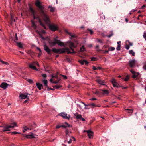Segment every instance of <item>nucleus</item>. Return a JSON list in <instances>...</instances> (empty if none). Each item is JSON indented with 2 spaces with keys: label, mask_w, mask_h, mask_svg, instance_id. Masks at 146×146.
Segmentation results:
<instances>
[{
  "label": "nucleus",
  "mask_w": 146,
  "mask_h": 146,
  "mask_svg": "<svg viewBox=\"0 0 146 146\" xmlns=\"http://www.w3.org/2000/svg\"><path fill=\"white\" fill-rule=\"evenodd\" d=\"M35 5L39 8L40 14L46 23L49 24L50 29L53 31L58 30V28L56 25L54 24H50V20L49 17L45 13L43 5L42 4L41 2L39 0H36L35 2Z\"/></svg>",
  "instance_id": "f257e3e1"
},
{
  "label": "nucleus",
  "mask_w": 146,
  "mask_h": 146,
  "mask_svg": "<svg viewBox=\"0 0 146 146\" xmlns=\"http://www.w3.org/2000/svg\"><path fill=\"white\" fill-rule=\"evenodd\" d=\"M68 45L69 46L70 49V50L68 48H64L60 49H56L53 48L52 49V51L53 52L56 53L62 54L65 52L68 54L70 53H75L73 48H75L77 46V45L78 44V41L76 40H74V42H68Z\"/></svg>",
  "instance_id": "f03ea898"
},
{
  "label": "nucleus",
  "mask_w": 146,
  "mask_h": 146,
  "mask_svg": "<svg viewBox=\"0 0 146 146\" xmlns=\"http://www.w3.org/2000/svg\"><path fill=\"white\" fill-rule=\"evenodd\" d=\"M49 43L50 46H53L56 44H57L58 45L61 46H64V44L56 38L54 39L53 40H50L49 41Z\"/></svg>",
  "instance_id": "7ed1b4c3"
},
{
  "label": "nucleus",
  "mask_w": 146,
  "mask_h": 146,
  "mask_svg": "<svg viewBox=\"0 0 146 146\" xmlns=\"http://www.w3.org/2000/svg\"><path fill=\"white\" fill-rule=\"evenodd\" d=\"M35 65H36L38 66H39V64L36 61H34L31 63L29 64V67L31 69L38 71V70L36 67L34 66Z\"/></svg>",
  "instance_id": "20e7f679"
},
{
  "label": "nucleus",
  "mask_w": 146,
  "mask_h": 146,
  "mask_svg": "<svg viewBox=\"0 0 146 146\" xmlns=\"http://www.w3.org/2000/svg\"><path fill=\"white\" fill-rule=\"evenodd\" d=\"M59 115L60 116H61L63 118L67 119H69L70 117V115H68L65 112L61 113L59 114Z\"/></svg>",
  "instance_id": "39448f33"
},
{
  "label": "nucleus",
  "mask_w": 146,
  "mask_h": 146,
  "mask_svg": "<svg viewBox=\"0 0 146 146\" xmlns=\"http://www.w3.org/2000/svg\"><path fill=\"white\" fill-rule=\"evenodd\" d=\"M74 115L76 118L77 119H80L82 121H85V120L82 117V115L78 113H74Z\"/></svg>",
  "instance_id": "423d86ee"
},
{
  "label": "nucleus",
  "mask_w": 146,
  "mask_h": 146,
  "mask_svg": "<svg viewBox=\"0 0 146 146\" xmlns=\"http://www.w3.org/2000/svg\"><path fill=\"white\" fill-rule=\"evenodd\" d=\"M28 94L30 95L31 94H28V93L21 94L19 95V97L21 99H29V97L27 96Z\"/></svg>",
  "instance_id": "0eeeda50"
},
{
  "label": "nucleus",
  "mask_w": 146,
  "mask_h": 146,
  "mask_svg": "<svg viewBox=\"0 0 146 146\" xmlns=\"http://www.w3.org/2000/svg\"><path fill=\"white\" fill-rule=\"evenodd\" d=\"M113 86L114 87H116L119 88V84L116 82V81L114 79H112L111 80Z\"/></svg>",
  "instance_id": "6e6552de"
},
{
  "label": "nucleus",
  "mask_w": 146,
  "mask_h": 146,
  "mask_svg": "<svg viewBox=\"0 0 146 146\" xmlns=\"http://www.w3.org/2000/svg\"><path fill=\"white\" fill-rule=\"evenodd\" d=\"M0 127H4V129H3V132H5L7 131H9L10 130V127L11 126H7V125H6L5 126H0Z\"/></svg>",
  "instance_id": "1a4fd4ad"
},
{
  "label": "nucleus",
  "mask_w": 146,
  "mask_h": 146,
  "mask_svg": "<svg viewBox=\"0 0 146 146\" xmlns=\"http://www.w3.org/2000/svg\"><path fill=\"white\" fill-rule=\"evenodd\" d=\"M130 71L133 74L132 77L134 78H136L139 74V73L136 72L133 70H130Z\"/></svg>",
  "instance_id": "9d476101"
},
{
  "label": "nucleus",
  "mask_w": 146,
  "mask_h": 146,
  "mask_svg": "<svg viewBox=\"0 0 146 146\" xmlns=\"http://www.w3.org/2000/svg\"><path fill=\"white\" fill-rule=\"evenodd\" d=\"M135 65V60H131L129 61V65L131 68L134 67Z\"/></svg>",
  "instance_id": "9b49d317"
},
{
  "label": "nucleus",
  "mask_w": 146,
  "mask_h": 146,
  "mask_svg": "<svg viewBox=\"0 0 146 146\" xmlns=\"http://www.w3.org/2000/svg\"><path fill=\"white\" fill-rule=\"evenodd\" d=\"M36 32L40 36H42V35L45 33V31L43 29L40 30H36Z\"/></svg>",
  "instance_id": "f8f14e48"
},
{
  "label": "nucleus",
  "mask_w": 146,
  "mask_h": 146,
  "mask_svg": "<svg viewBox=\"0 0 146 146\" xmlns=\"http://www.w3.org/2000/svg\"><path fill=\"white\" fill-rule=\"evenodd\" d=\"M25 137L28 139H31L35 137L34 134L32 133H30L29 134L26 135Z\"/></svg>",
  "instance_id": "ddd939ff"
},
{
  "label": "nucleus",
  "mask_w": 146,
  "mask_h": 146,
  "mask_svg": "<svg viewBox=\"0 0 146 146\" xmlns=\"http://www.w3.org/2000/svg\"><path fill=\"white\" fill-rule=\"evenodd\" d=\"M44 50L47 52L48 54H49L50 53L51 50L47 46L46 44H44Z\"/></svg>",
  "instance_id": "4468645a"
},
{
  "label": "nucleus",
  "mask_w": 146,
  "mask_h": 146,
  "mask_svg": "<svg viewBox=\"0 0 146 146\" xmlns=\"http://www.w3.org/2000/svg\"><path fill=\"white\" fill-rule=\"evenodd\" d=\"M8 84L6 83L3 82L1 84V87L4 89H6L8 86Z\"/></svg>",
  "instance_id": "2eb2a0df"
},
{
  "label": "nucleus",
  "mask_w": 146,
  "mask_h": 146,
  "mask_svg": "<svg viewBox=\"0 0 146 146\" xmlns=\"http://www.w3.org/2000/svg\"><path fill=\"white\" fill-rule=\"evenodd\" d=\"M36 127L35 124H34L32 126V127L28 128L27 126H25L23 127V129L25 131H27V130H31L32 129V127Z\"/></svg>",
  "instance_id": "dca6fc26"
},
{
  "label": "nucleus",
  "mask_w": 146,
  "mask_h": 146,
  "mask_svg": "<svg viewBox=\"0 0 146 146\" xmlns=\"http://www.w3.org/2000/svg\"><path fill=\"white\" fill-rule=\"evenodd\" d=\"M87 133L89 138L91 139L93 138V137H92V136H93V133L92 131L90 130H89V131H88Z\"/></svg>",
  "instance_id": "f3484780"
},
{
  "label": "nucleus",
  "mask_w": 146,
  "mask_h": 146,
  "mask_svg": "<svg viewBox=\"0 0 146 146\" xmlns=\"http://www.w3.org/2000/svg\"><path fill=\"white\" fill-rule=\"evenodd\" d=\"M97 82L100 84L104 85L105 84L104 80H101L100 79H98L96 80Z\"/></svg>",
  "instance_id": "a211bd4d"
},
{
  "label": "nucleus",
  "mask_w": 146,
  "mask_h": 146,
  "mask_svg": "<svg viewBox=\"0 0 146 146\" xmlns=\"http://www.w3.org/2000/svg\"><path fill=\"white\" fill-rule=\"evenodd\" d=\"M64 32L67 33V34H68L70 36H73V37H74V36H75L74 35H72L71 33H70V32H69L68 30L66 29H64Z\"/></svg>",
  "instance_id": "6ab92c4d"
},
{
  "label": "nucleus",
  "mask_w": 146,
  "mask_h": 146,
  "mask_svg": "<svg viewBox=\"0 0 146 146\" xmlns=\"http://www.w3.org/2000/svg\"><path fill=\"white\" fill-rule=\"evenodd\" d=\"M61 126H62V127H63L64 128H66L67 127H71V126H70L69 124H68L66 122H65L64 124H63L61 125Z\"/></svg>",
  "instance_id": "aec40b11"
},
{
  "label": "nucleus",
  "mask_w": 146,
  "mask_h": 146,
  "mask_svg": "<svg viewBox=\"0 0 146 146\" xmlns=\"http://www.w3.org/2000/svg\"><path fill=\"white\" fill-rule=\"evenodd\" d=\"M29 12L31 13L32 15H34V14H35V11L31 6L29 7Z\"/></svg>",
  "instance_id": "412c9836"
},
{
  "label": "nucleus",
  "mask_w": 146,
  "mask_h": 146,
  "mask_svg": "<svg viewBox=\"0 0 146 146\" xmlns=\"http://www.w3.org/2000/svg\"><path fill=\"white\" fill-rule=\"evenodd\" d=\"M36 85L37 87L38 88L39 90H41L43 86L42 84L39 83H36Z\"/></svg>",
  "instance_id": "4be33fe9"
},
{
  "label": "nucleus",
  "mask_w": 146,
  "mask_h": 146,
  "mask_svg": "<svg viewBox=\"0 0 146 146\" xmlns=\"http://www.w3.org/2000/svg\"><path fill=\"white\" fill-rule=\"evenodd\" d=\"M43 82L44 84V85L45 86L47 87L48 88H49V87L48 86V82L47 80L44 79L43 80Z\"/></svg>",
  "instance_id": "5701e85b"
},
{
  "label": "nucleus",
  "mask_w": 146,
  "mask_h": 146,
  "mask_svg": "<svg viewBox=\"0 0 146 146\" xmlns=\"http://www.w3.org/2000/svg\"><path fill=\"white\" fill-rule=\"evenodd\" d=\"M65 134H66V140H67L68 139V136L69 135V132L68 131V130L66 129L65 130Z\"/></svg>",
  "instance_id": "b1692460"
},
{
  "label": "nucleus",
  "mask_w": 146,
  "mask_h": 146,
  "mask_svg": "<svg viewBox=\"0 0 146 146\" xmlns=\"http://www.w3.org/2000/svg\"><path fill=\"white\" fill-rule=\"evenodd\" d=\"M17 126V124L15 122H13L12 123H11V125H9V126H11L10 128H14L15 126Z\"/></svg>",
  "instance_id": "393cba45"
},
{
  "label": "nucleus",
  "mask_w": 146,
  "mask_h": 146,
  "mask_svg": "<svg viewBox=\"0 0 146 146\" xmlns=\"http://www.w3.org/2000/svg\"><path fill=\"white\" fill-rule=\"evenodd\" d=\"M16 43L17 44L18 46L20 48H23V44H22V43L19 42H16Z\"/></svg>",
  "instance_id": "a878e982"
},
{
  "label": "nucleus",
  "mask_w": 146,
  "mask_h": 146,
  "mask_svg": "<svg viewBox=\"0 0 146 146\" xmlns=\"http://www.w3.org/2000/svg\"><path fill=\"white\" fill-rule=\"evenodd\" d=\"M101 90L103 92V94H108L109 93L108 91L106 90Z\"/></svg>",
  "instance_id": "bb28decb"
},
{
  "label": "nucleus",
  "mask_w": 146,
  "mask_h": 146,
  "mask_svg": "<svg viewBox=\"0 0 146 146\" xmlns=\"http://www.w3.org/2000/svg\"><path fill=\"white\" fill-rule=\"evenodd\" d=\"M39 22L40 24V25L43 27L44 29H46V27H45V25L40 20H39Z\"/></svg>",
  "instance_id": "cd10ccee"
},
{
  "label": "nucleus",
  "mask_w": 146,
  "mask_h": 146,
  "mask_svg": "<svg viewBox=\"0 0 146 146\" xmlns=\"http://www.w3.org/2000/svg\"><path fill=\"white\" fill-rule=\"evenodd\" d=\"M48 8H50V11L51 12H54V11L55 9L53 7H52L50 6H49L48 7Z\"/></svg>",
  "instance_id": "c85d7f7f"
},
{
  "label": "nucleus",
  "mask_w": 146,
  "mask_h": 146,
  "mask_svg": "<svg viewBox=\"0 0 146 146\" xmlns=\"http://www.w3.org/2000/svg\"><path fill=\"white\" fill-rule=\"evenodd\" d=\"M87 31L91 35H92L94 32L92 30L90 29H88Z\"/></svg>",
  "instance_id": "c756f323"
},
{
  "label": "nucleus",
  "mask_w": 146,
  "mask_h": 146,
  "mask_svg": "<svg viewBox=\"0 0 146 146\" xmlns=\"http://www.w3.org/2000/svg\"><path fill=\"white\" fill-rule=\"evenodd\" d=\"M12 40H13L16 43L17 42L16 41L18 40V37H11V38Z\"/></svg>",
  "instance_id": "7c9ffc66"
},
{
  "label": "nucleus",
  "mask_w": 146,
  "mask_h": 146,
  "mask_svg": "<svg viewBox=\"0 0 146 146\" xmlns=\"http://www.w3.org/2000/svg\"><path fill=\"white\" fill-rule=\"evenodd\" d=\"M129 53L130 54H131L133 56H135V53L132 50H129Z\"/></svg>",
  "instance_id": "2f4dec72"
},
{
  "label": "nucleus",
  "mask_w": 146,
  "mask_h": 146,
  "mask_svg": "<svg viewBox=\"0 0 146 146\" xmlns=\"http://www.w3.org/2000/svg\"><path fill=\"white\" fill-rule=\"evenodd\" d=\"M57 74H58V73L57 74H52V75L51 76L52 78L54 77V78H57V79H58V76L57 75Z\"/></svg>",
  "instance_id": "473e14b6"
},
{
  "label": "nucleus",
  "mask_w": 146,
  "mask_h": 146,
  "mask_svg": "<svg viewBox=\"0 0 146 146\" xmlns=\"http://www.w3.org/2000/svg\"><path fill=\"white\" fill-rule=\"evenodd\" d=\"M32 26L35 29H36L37 28V26L35 25V23L33 22H32Z\"/></svg>",
  "instance_id": "72a5a7b5"
},
{
  "label": "nucleus",
  "mask_w": 146,
  "mask_h": 146,
  "mask_svg": "<svg viewBox=\"0 0 146 146\" xmlns=\"http://www.w3.org/2000/svg\"><path fill=\"white\" fill-rule=\"evenodd\" d=\"M85 50V49L84 48V46H82L80 48V51L81 52H83Z\"/></svg>",
  "instance_id": "f704fd0d"
},
{
  "label": "nucleus",
  "mask_w": 146,
  "mask_h": 146,
  "mask_svg": "<svg viewBox=\"0 0 146 146\" xmlns=\"http://www.w3.org/2000/svg\"><path fill=\"white\" fill-rule=\"evenodd\" d=\"M126 111L127 112H128L129 113H132L133 111L132 109L129 110V109H127L126 110Z\"/></svg>",
  "instance_id": "c9c22d12"
},
{
  "label": "nucleus",
  "mask_w": 146,
  "mask_h": 146,
  "mask_svg": "<svg viewBox=\"0 0 146 146\" xmlns=\"http://www.w3.org/2000/svg\"><path fill=\"white\" fill-rule=\"evenodd\" d=\"M115 49V48L114 47H111L109 48V50L110 51H113Z\"/></svg>",
  "instance_id": "e433bc0d"
},
{
  "label": "nucleus",
  "mask_w": 146,
  "mask_h": 146,
  "mask_svg": "<svg viewBox=\"0 0 146 146\" xmlns=\"http://www.w3.org/2000/svg\"><path fill=\"white\" fill-rule=\"evenodd\" d=\"M120 47H121V44H119V45H117V47L116 48V49L117 51H119L120 50Z\"/></svg>",
  "instance_id": "4c0bfd02"
},
{
  "label": "nucleus",
  "mask_w": 146,
  "mask_h": 146,
  "mask_svg": "<svg viewBox=\"0 0 146 146\" xmlns=\"http://www.w3.org/2000/svg\"><path fill=\"white\" fill-rule=\"evenodd\" d=\"M113 35V31H111L110 32V34L109 35H108L107 36L110 37L112 36Z\"/></svg>",
  "instance_id": "58836bf2"
},
{
  "label": "nucleus",
  "mask_w": 146,
  "mask_h": 146,
  "mask_svg": "<svg viewBox=\"0 0 146 146\" xmlns=\"http://www.w3.org/2000/svg\"><path fill=\"white\" fill-rule=\"evenodd\" d=\"M126 43L127 44H129V45L130 46H132L133 45V43H132L130 42L129 41H127L126 42Z\"/></svg>",
  "instance_id": "ea45409f"
},
{
  "label": "nucleus",
  "mask_w": 146,
  "mask_h": 146,
  "mask_svg": "<svg viewBox=\"0 0 146 146\" xmlns=\"http://www.w3.org/2000/svg\"><path fill=\"white\" fill-rule=\"evenodd\" d=\"M79 62L82 64L83 65L84 64V60H80Z\"/></svg>",
  "instance_id": "a19ab883"
},
{
  "label": "nucleus",
  "mask_w": 146,
  "mask_h": 146,
  "mask_svg": "<svg viewBox=\"0 0 146 146\" xmlns=\"http://www.w3.org/2000/svg\"><path fill=\"white\" fill-rule=\"evenodd\" d=\"M129 76H127L124 79V80L126 81H127L129 79Z\"/></svg>",
  "instance_id": "79ce46f5"
},
{
  "label": "nucleus",
  "mask_w": 146,
  "mask_h": 146,
  "mask_svg": "<svg viewBox=\"0 0 146 146\" xmlns=\"http://www.w3.org/2000/svg\"><path fill=\"white\" fill-rule=\"evenodd\" d=\"M61 86L58 85H56L54 86V87L55 88L58 89L59 88H60L61 87Z\"/></svg>",
  "instance_id": "37998d69"
},
{
  "label": "nucleus",
  "mask_w": 146,
  "mask_h": 146,
  "mask_svg": "<svg viewBox=\"0 0 146 146\" xmlns=\"http://www.w3.org/2000/svg\"><path fill=\"white\" fill-rule=\"evenodd\" d=\"M99 46L98 45H96V49L97 51H99L100 50L99 48Z\"/></svg>",
  "instance_id": "c03bdc74"
},
{
  "label": "nucleus",
  "mask_w": 146,
  "mask_h": 146,
  "mask_svg": "<svg viewBox=\"0 0 146 146\" xmlns=\"http://www.w3.org/2000/svg\"><path fill=\"white\" fill-rule=\"evenodd\" d=\"M96 105L94 103H92L90 104V106L92 107L93 108L94 107H96Z\"/></svg>",
  "instance_id": "a18cd8bd"
},
{
  "label": "nucleus",
  "mask_w": 146,
  "mask_h": 146,
  "mask_svg": "<svg viewBox=\"0 0 146 146\" xmlns=\"http://www.w3.org/2000/svg\"><path fill=\"white\" fill-rule=\"evenodd\" d=\"M1 62H2L3 64H5L6 65H8L9 64L7 62H5L3 61H1Z\"/></svg>",
  "instance_id": "49530a36"
},
{
  "label": "nucleus",
  "mask_w": 146,
  "mask_h": 146,
  "mask_svg": "<svg viewBox=\"0 0 146 146\" xmlns=\"http://www.w3.org/2000/svg\"><path fill=\"white\" fill-rule=\"evenodd\" d=\"M96 40L97 41V42H99L100 43L102 44V41H101V40L100 39H97Z\"/></svg>",
  "instance_id": "de8ad7c7"
},
{
  "label": "nucleus",
  "mask_w": 146,
  "mask_h": 146,
  "mask_svg": "<svg viewBox=\"0 0 146 146\" xmlns=\"http://www.w3.org/2000/svg\"><path fill=\"white\" fill-rule=\"evenodd\" d=\"M68 139L67 140H66L67 141L68 143L70 144V143H71L72 141V139H70L68 141Z\"/></svg>",
  "instance_id": "09e8293b"
},
{
  "label": "nucleus",
  "mask_w": 146,
  "mask_h": 146,
  "mask_svg": "<svg viewBox=\"0 0 146 146\" xmlns=\"http://www.w3.org/2000/svg\"><path fill=\"white\" fill-rule=\"evenodd\" d=\"M94 93L97 95H100L99 92L97 90H96V92Z\"/></svg>",
  "instance_id": "8fccbe9b"
},
{
  "label": "nucleus",
  "mask_w": 146,
  "mask_h": 146,
  "mask_svg": "<svg viewBox=\"0 0 146 146\" xmlns=\"http://www.w3.org/2000/svg\"><path fill=\"white\" fill-rule=\"evenodd\" d=\"M96 58H95L94 57H92V58L91 60L92 61H94L96 60Z\"/></svg>",
  "instance_id": "3c124183"
},
{
  "label": "nucleus",
  "mask_w": 146,
  "mask_h": 146,
  "mask_svg": "<svg viewBox=\"0 0 146 146\" xmlns=\"http://www.w3.org/2000/svg\"><path fill=\"white\" fill-rule=\"evenodd\" d=\"M19 133L17 132H16V131H13V132H12V134H17Z\"/></svg>",
  "instance_id": "603ef678"
},
{
  "label": "nucleus",
  "mask_w": 146,
  "mask_h": 146,
  "mask_svg": "<svg viewBox=\"0 0 146 146\" xmlns=\"http://www.w3.org/2000/svg\"><path fill=\"white\" fill-rule=\"evenodd\" d=\"M125 48L127 50H128L129 48L130 47L128 45H126L125 47Z\"/></svg>",
  "instance_id": "864d4df0"
},
{
  "label": "nucleus",
  "mask_w": 146,
  "mask_h": 146,
  "mask_svg": "<svg viewBox=\"0 0 146 146\" xmlns=\"http://www.w3.org/2000/svg\"><path fill=\"white\" fill-rule=\"evenodd\" d=\"M42 76L44 78H46L47 76L46 75V74H42Z\"/></svg>",
  "instance_id": "5fc2aeb1"
},
{
  "label": "nucleus",
  "mask_w": 146,
  "mask_h": 146,
  "mask_svg": "<svg viewBox=\"0 0 146 146\" xmlns=\"http://www.w3.org/2000/svg\"><path fill=\"white\" fill-rule=\"evenodd\" d=\"M89 62L86 60H84V64L86 65H87L88 64Z\"/></svg>",
  "instance_id": "6e6d98bb"
},
{
  "label": "nucleus",
  "mask_w": 146,
  "mask_h": 146,
  "mask_svg": "<svg viewBox=\"0 0 146 146\" xmlns=\"http://www.w3.org/2000/svg\"><path fill=\"white\" fill-rule=\"evenodd\" d=\"M61 76H62V77H64V78L65 79H67V77L66 76H65V75H61Z\"/></svg>",
  "instance_id": "4d7b16f0"
},
{
  "label": "nucleus",
  "mask_w": 146,
  "mask_h": 146,
  "mask_svg": "<svg viewBox=\"0 0 146 146\" xmlns=\"http://www.w3.org/2000/svg\"><path fill=\"white\" fill-rule=\"evenodd\" d=\"M61 127H62L61 125H58L56 126V128L57 129V128H60Z\"/></svg>",
  "instance_id": "13d9d810"
},
{
  "label": "nucleus",
  "mask_w": 146,
  "mask_h": 146,
  "mask_svg": "<svg viewBox=\"0 0 146 146\" xmlns=\"http://www.w3.org/2000/svg\"><path fill=\"white\" fill-rule=\"evenodd\" d=\"M58 82H59L58 81H54L53 82V83L56 84L58 83Z\"/></svg>",
  "instance_id": "bf43d9fd"
},
{
  "label": "nucleus",
  "mask_w": 146,
  "mask_h": 146,
  "mask_svg": "<svg viewBox=\"0 0 146 146\" xmlns=\"http://www.w3.org/2000/svg\"><path fill=\"white\" fill-rule=\"evenodd\" d=\"M143 68L145 70H146V65H144L143 66Z\"/></svg>",
  "instance_id": "052dcab7"
},
{
  "label": "nucleus",
  "mask_w": 146,
  "mask_h": 146,
  "mask_svg": "<svg viewBox=\"0 0 146 146\" xmlns=\"http://www.w3.org/2000/svg\"><path fill=\"white\" fill-rule=\"evenodd\" d=\"M93 69L94 70H96L97 69V68L95 66H93Z\"/></svg>",
  "instance_id": "680f3d73"
},
{
  "label": "nucleus",
  "mask_w": 146,
  "mask_h": 146,
  "mask_svg": "<svg viewBox=\"0 0 146 146\" xmlns=\"http://www.w3.org/2000/svg\"><path fill=\"white\" fill-rule=\"evenodd\" d=\"M50 81L51 83H53V82H54V81H53V79L52 78L50 79Z\"/></svg>",
  "instance_id": "e2e57ef3"
},
{
  "label": "nucleus",
  "mask_w": 146,
  "mask_h": 146,
  "mask_svg": "<svg viewBox=\"0 0 146 146\" xmlns=\"http://www.w3.org/2000/svg\"><path fill=\"white\" fill-rule=\"evenodd\" d=\"M146 7V5H143L142 7V9H144V8Z\"/></svg>",
  "instance_id": "0e129e2a"
},
{
  "label": "nucleus",
  "mask_w": 146,
  "mask_h": 146,
  "mask_svg": "<svg viewBox=\"0 0 146 146\" xmlns=\"http://www.w3.org/2000/svg\"><path fill=\"white\" fill-rule=\"evenodd\" d=\"M143 36H146V32H144Z\"/></svg>",
  "instance_id": "69168bd1"
},
{
  "label": "nucleus",
  "mask_w": 146,
  "mask_h": 146,
  "mask_svg": "<svg viewBox=\"0 0 146 146\" xmlns=\"http://www.w3.org/2000/svg\"><path fill=\"white\" fill-rule=\"evenodd\" d=\"M29 100V99H26L24 101V103H26L27 102V101Z\"/></svg>",
  "instance_id": "338daca9"
},
{
  "label": "nucleus",
  "mask_w": 146,
  "mask_h": 146,
  "mask_svg": "<svg viewBox=\"0 0 146 146\" xmlns=\"http://www.w3.org/2000/svg\"><path fill=\"white\" fill-rule=\"evenodd\" d=\"M92 44H90L88 45V46L89 47H92Z\"/></svg>",
  "instance_id": "774afa93"
}]
</instances>
